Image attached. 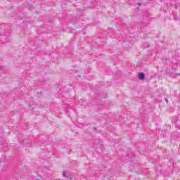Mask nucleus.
Returning <instances> with one entry per match:
<instances>
[{
  "label": "nucleus",
  "mask_w": 180,
  "mask_h": 180,
  "mask_svg": "<svg viewBox=\"0 0 180 180\" xmlns=\"http://www.w3.org/2000/svg\"><path fill=\"white\" fill-rule=\"evenodd\" d=\"M144 77H146V75H144V73H143V72L139 73V79H144Z\"/></svg>",
  "instance_id": "nucleus-1"
},
{
  "label": "nucleus",
  "mask_w": 180,
  "mask_h": 180,
  "mask_svg": "<svg viewBox=\"0 0 180 180\" xmlns=\"http://www.w3.org/2000/svg\"><path fill=\"white\" fill-rule=\"evenodd\" d=\"M62 176H65V174L64 172L62 174Z\"/></svg>",
  "instance_id": "nucleus-2"
},
{
  "label": "nucleus",
  "mask_w": 180,
  "mask_h": 180,
  "mask_svg": "<svg viewBox=\"0 0 180 180\" xmlns=\"http://www.w3.org/2000/svg\"><path fill=\"white\" fill-rule=\"evenodd\" d=\"M165 102L168 103V100L167 98H165Z\"/></svg>",
  "instance_id": "nucleus-3"
},
{
  "label": "nucleus",
  "mask_w": 180,
  "mask_h": 180,
  "mask_svg": "<svg viewBox=\"0 0 180 180\" xmlns=\"http://www.w3.org/2000/svg\"><path fill=\"white\" fill-rule=\"evenodd\" d=\"M138 5H139V6H141V4L140 3H138Z\"/></svg>",
  "instance_id": "nucleus-4"
},
{
  "label": "nucleus",
  "mask_w": 180,
  "mask_h": 180,
  "mask_svg": "<svg viewBox=\"0 0 180 180\" xmlns=\"http://www.w3.org/2000/svg\"><path fill=\"white\" fill-rule=\"evenodd\" d=\"M70 180H75L74 178H70Z\"/></svg>",
  "instance_id": "nucleus-5"
}]
</instances>
